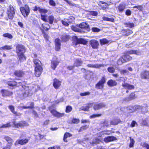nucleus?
Listing matches in <instances>:
<instances>
[{
  "label": "nucleus",
  "instance_id": "nucleus-1",
  "mask_svg": "<svg viewBox=\"0 0 149 149\" xmlns=\"http://www.w3.org/2000/svg\"><path fill=\"white\" fill-rule=\"evenodd\" d=\"M88 42V41L85 39L83 38L78 39L76 37L74 38V40L73 42V45L74 46H77L80 44L86 45Z\"/></svg>",
  "mask_w": 149,
  "mask_h": 149
},
{
  "label": "nucleus",
  "instance_id": "nucleus-2",
  "mask_svg": "<svg viewBox=\"0 0 149 149\" xmlns=\"http://www.w3.org/2000/svg\"><path fill=\"white\" fill-rule=\"evenodd\" d=\"M20 10L22 15L25 17L27 16L30 13L29 7L27 5H25L24 7H21Z\"/></svg>",
  "mask_w": 149,
  "mask_h": 149
},
{
  "label": "nucleus",
  "instance_id": "nucleus-3",
  "mask_svg": "<svg viewBox=\"0 0 149 149\" xmlns=\"http://www.w3.org/2000/svg\"><path fill=\"white\" fill-rule=\"evenodd\" d=\"M13 123L14 127L17 128H22L28 125V124L24 121H21L18 123H17L15 121H14Z\"/></svg>",
  "mask_w": 149,
  "mask_h": 149
},
{
  "label": "nucleus",
  "instance_id": "nucleus-4",
  "mask_svg": "<svg viewBox=\"0 0 149 149\" xmlns=\"http://www.w3.org/2000/svg\"><path fill=\"white\" fill-rule=\"evenodd\" d=\"M106 81L104 77H103L95 85V88L97 89H101L104 86V84Z\"/></svg>",
  "mask_w": 149,
  "mask_h": 149
},
{
  "label": "nucleus",
  "instance_id": "nucleus-5",
  "mask_svg": "<svg viewBox=\"0 0 149 149\" xmlns=\"http://www.w3.org/2000/svg\"><path fill=\"white\" fill-rule=\"evenodd\" d=\"M7 14L9 18L10 19H12L15 14L14 8L12 6H9V8L8 10Z\"/></svg>",
  "mask_w": 149,
  "mask_h": 149
},
{
  "label": "nucleus",
  "instance_id": "nucleus-6",
  "mask_svg": "<svg viewBox=\"0 0 149 149\" xmlns=\"http://www.w3.org/2000/svg\"><path fill=\"white\" fill-rule=\"evenodd\" d=\"M16 51L17 54L24 53L25 52L24 46L20 45H17L16 47Z\"/></svg>",
  "mask_w": 149,
  "mask_h": 149
},
{
  "label": "nucleus",
  "instance_id": "nucleus-7",
  "mask_svg": "<svg viewBox=\"0 0 149 149\" xmlns=\"http://www.w3.org/2000/svg\"><path fill=\"white\" fill-rule=\"evenodd\" d=\"M35 74L36 76L39 77L40 76L42 72V68L41 66H37V67H35Z\"/></svg>",
  "mask_w": 149,
  "mask_h": 149
},
{
  "label": "nucleus",
  "instance_id": "nucleus-8",
  "mask_svg": "<svg viewBox=\"0 0 149 149\" xmlns=\"http://www.w3.org/2000/svg\"><path fill=\"white\" fill-rule=\"evenodd\" d=\"M90 43L92 47L94 49H97L99 45L98 41L95 40H91Z\"/></svg>",
  "mask_w": 149,
  "mask_h": 149
},
{
  "label": "nucleus",
  "instance_id": "nucleus-9",
  "mask_svg": "<svg viewBox=\"0 0 149 149\" xmlns=\"http://www.w3.org/2000/svg\"><path fill=\"white\" fill-rule=\"evenodd\" d=\"M24 74V72L21 70H16L14 72V74L17 77H21Z\"/></svg>",
  "mask_w": 149,
  "mask_h": 149
},
{
  "label": "nucleus",
  "instance_id": "nucleus-10",
  "mask_svg": "<svg viewBox=\"0 0 149 149\" xmlns=\"http://www.w3.org/2000/svg\"><path fill=\"white\" fill-rule=\"evenodd\" d=\"M61 82L57 79H55L54 80L53 85L55 89H58L61 86Z\"/></svg>",
  "mask_w": 149,
  "mask_h": 149
},
{
  "label": "nucleus",
  "instance_id": "nucleus-11",
  "mask_svg": "<svg viewBox=\"0 0 149 149\" xmlns=\"http://www.w3.org/2000/svg\"><path fill=\"white\" fill-rule=\"evenodd\" d=\"M28 140L25 139L24 140L21 139L20 140H17L15 143V146H17L18 144H20L21 145H24L27 143L28 142Z\"/></svg>",
  "mask_w": 149,
  "mask_h": 149
},
{
  "label": "nucleus",
  "instance_id": "nucleus-12",
  "mask_svg": "<svg viewBox=\"0 0 149 149\" xmlns=\"http://www.w3.org/2000/svg\"><path fill=\"white\" fill-rule=\"evenodd\" d=\"M141 77L143 79H149V71H145L142 72Z\"/></svg>",
  "mask_w": 149,
  "mask_h": 149
},
{
  "label": "nucleus",
  "instance_id": "nucleus-13",
  "mask_svg": "<svg viewBox=\"0 0 149 149\" xmlns=\"http://www.w3.org/2000/svg\"><path fill=\"white\" fill-rule=\"evenodd\" d=\"M105 65L106 66V65H105L103 64H95L94 65L88 64L87 65V66L89 67L98 68H99L101 67H104Z\"/></svg>",
  "mask_w": 149,
  "mask_h": 149
},
{
  "label": "nucleus",
  "instance_id": "nucleus-14",
  "mask_svg": "<svg viewBox=\"0 0 149 149\" xmlns=\"http://www.w3.org/2000/svg\"><path fill=\"white\" fill-rule=\"evenodd\" d=\"M116 139V137L113 136H108L105 138L104 140L106 143H108L110 141L115 140Z\"/></svg>",
  "mask_w": 149,
  "mask_h": 149
},
{
  "label": "nucleus",
  "instance_id": "nucleus-15",
  "mask_svg": "<svg viewBox=\"0 0 149 149\" xmlns=\"http://www.w3.org/2000/svg\"><path fill=\"white\" fill-rule=\"evenodd\" d=\"M122 86L125 88L129 90L133 89L134 88L133 86L125 83H124L122 84Z\"/></svg>",
  "mask_w": 149,
  "mask_h": 149
},
{
  "label": "nucleus",
  "instance_id": "nucleus-16",
  "mask_svg": "<svg viewBox=\"0 0 149 149\" xmlns=\"http://www.w3.org/2000/svg\"><path fill=\"white\" fill-rule=\"evenodd\" d=\"M50 26L47 24H43L42 25L41 27L40 28V29L42 31H43L44 30H48Z\"/></svg>",
  "mask_w": 149,
  "mask_h": 149
},
{
  "label": "nucleus",
  "instance_id": "nucleus-17",
  "mask_svg": "<svg viewBox=\"0 0 149 149\" xmlns=\"http://www.w3.org/2000/svg\"><path fill=\"white\" fill-rule=\"evenodd\" d=\"M81 29L87 28L88 27V25L86 23L83 22L76 26Z\"/></svg>",
  "mask_w": 149,
  "mask_h": 149
},
{
  "label": "nucleus",
  "instance_id": "nucleus-18",
  "mask_svg": "<svg viewBox=\"0 0 149 149\" xmlns=\"http://www.w3.org/2000/svg\"><path fill=\"white\" fill-rule=\"evenodd\" d=\"M91 104H89L86 106L83 107H81L79 109V111L82 110L85 111H88V110L89 108L91 107V106H92Z\"/></svg>",
  "mask_w": 149,
  "mask_h": 149
},
{
  "label": "nucleus",
  "instance_id": "nucleus-19",
  "mask_svg": "<svg viewBox=\"0 0 149 149\" xmlns=\"http://www.w3.org/2000/svg\"><path fill=\"white\" fill-rule=\"evenodd\" d=\"M117 83L115 81L112 79L109 80L107 82V84L110 86H113L117 85Z\"/></svg>",
  "mask_w": 149,
  "mask_h": 149
},
{
  "label": "nucleus",
  "instance_id": "nucleus-20",
  "mask_svg": "<svg viewBox=\"0 0 149 149\" xmlns=\"http://www.w3.org/2000/svg\"><path fill=\"white\" fill-rule=\"evenodd\" d=\"M105 105L103 103H100L95 105L94 106V109L95 110H98L102 107H105Z\"/></svg>",
  "mask_w": 149,
  "mask_h": 149
},
{
  "label": "nucleus",
  "instance_id": "nucleus-21",
  "mask_svg": "<svg viewBox=\"0 0 149 149\" xmlns=\"http://www.w3.org/2000/svg\"><path fill=\"white\" fill-rule=\"evenodd\" d=\"M1 92L2 94V95L3 96L11 95L12 94V92L5 90H2Z\"/></svg>",
  "mask_w": 149,
  "mask_h": 149
},
{
  "label": "nucleus",
  "instance_id": "nucleus-22",
  "mask_svg": "<svg viewBox=\"0 0 149 149\" xmlns=\"http://www.w3.org/2000/svg\"><path fill=\"white\" fill-rule=\"evenodd\" d=\"M58 63V62L56 60L52 61L51 62V67L54 70Z\"/></svg>",
  "mask_w": 149,
  "mask_h": 149
},
{
  "label": "nucleus",
  "instance_id": "nucleus-23",
  "mask_svg": "<svg viewBox=\"0 0 149 149\" xmlns=\"http://www.w3.org/2000/svg\"><path fill=\"white\" fill-rule=\"evenodd\" d=\"M82 63V61L81 59H77L74 63V65L75 66H81Z\"/></svg>",
  "mask_w": 149,
  "mask_h": 149
},
{
  "label": "nucleus",
  "instance_id": "nucleus-24",
  "mask_svg": "<svg viewBox=\"0 0 149 149\" xmlns=\"http://www.w3.org/2000/svg\"><path fill=\"white\" fill-rule=\"evenodd\" d=\"M24 53L19 54H17L19 60L20 61L22 62L26 60V57L24 56Z\"/></svg>",
  "mask_w": 149,
  "mask_h": 149
},
{
  "label": "nucleus",
  "instance_id": "nucleus-25",
  "mask_svg": "<svg viewBox=\"0 0 149 149\" xmlns=\"http://www.w3.org/2000/svg\"><path fill=\"white\" fill-rule=\"evenodd\" d=\"M111 132L108 130H104L100 132L98 134V135L99 136H101L102 135L105 134H109Z\"/></svg>",
  "mask_w": 149,
  "mask_h": 149
},
{
  "label": "nucleus",
  "instance_id": "nucleus-26",
  "mask_svg": "<svg viewBox=\"0 0 149 149\" xmlns=\"http://www.w3.org/2000/svg\"><path fill=\"white\" fill-rule=\"evenodd\" d=\"M33 62L35 65V67H37V66H41V63L38 59H34Z\"/></svg>",
  "mask_w": 149,
  "mask_h": 149
},
{
  "label": "nucleus",
  "instance_id": "nucleus-27",
  "mask_svg": "<svg viewBox=\"0 0 149 149\" xmlns=\"http://www.w3.org/2000/svg\"><path fill=\"white\" fill-rule=\"evenodd\" d=\"M98 4L103 9H105L108 7L107 4L104 2H100L98 3Z\"/></svg>",
  "mask_w": 149,
  "mask_h": 149
},
{
  "label": "nucleus",
  "instance_id": "nucleus-28",
  "mask_svg": "<svg viewBox=\"0 0 149 149\" xmlns=\"http://www.w3.org/2000/svg\"><path fill=\"white\" fill-rule=\"evenodd\" d=\"M100 43L101 45L109 43V41L106 39L104 38L100 40Z\"/></svg>",
  "mask_w": 149,
  "mask_h": 149
},
{
  "label": "nucleus",
  "instance_id": "nucleus-29",
  "mask_svg": "<svg viewBox=\"0 0 149 149\" xmlns=\"http://www.w3.org/2000/svg\"><path fill=\"white\" fill-rule=\"evenodd\" d=\"M12 48V45H5L3 47H2L0 48V50L4 49L5 50H10Z\"/></svg>",
  "mask_w": 149,
  "mask_h": 149
},
{
  "label": "nucleus",
  "instance_id": "nucleus-30",
  "mask_svg": "<svg viewBox=\"0 0 149 149\" xmlns=\"http://www.w3.org/2000/svg\"><path fill=\"white\" fill-rule=\"evenodd\" d=\"M123 56V57L124 58L126 62L130 61L132 60V57L129 55H124Z\"/></svg>",
  "mask_w": 149,
  "mask_h": 149
},
{
  "label": "nucleus",
  "instance_id": "nucleus-31",
  "mask_svg": "<svg viewBox=\"0 0 149 149\" xmlns=\"http://www.w3.org/2000/svg\"><path fill=\"white\" fill-rule=\"evenodd\" d=\"M72 136V135L71 134L69 133H65L64 135V138H63V140L65 142H67L68 141L66 140L67 138L68 137H70Z\"/></svg>",
  "mask_w": 149,
  "mask_h": 149
},
{
  "label": "nucleus",
  "instance_id": "nucleus-32",
  "mask_svg": "<svg viewBox=\"0 0 149 149\" xmlns=\"http://www.w3.org/2000/svg\"><path fill=\"white\" fill-rule=\"evenodd\" d=\"M71 28L72 30L75 31H77L80 33L82 32V31L81 30L77 28L76 26H71Z\"/></svg>",
  "mask_w": 149,
  "mask_h": 149
},
{
  "label": "nucleus",
  "instance_id": "nucleus-33",
  "mask_svg": "<svg viewBox=\"0 0 149 149\" xmlns=\"http://www.w3.org/2000/svg\"><path fill=\"white\" fill-rule=\"evenodd\" d=\"M69 38L70 37L69 35L65 34L62 36L61 39L63 41H66L69 40Z\"/></svg>",
  "mask_w": 149,
  "mask_h": 149
},
{
  "label": "nucleus",
  "instance_id": "nucleus-34",
  "mask_svg": "<svg viewBox=\"0 0 149 149\" xmlns=\"http://www.w3.org/2000/svg\"><path fill=\"white\" fill-rule=\"evenodd\" d=\"M7 84L10 86H13L17 85V83L15 81H8L7 83Z\"/></svg>",
  "mask_w": 149,
  "mask_h": 149
},
{
  "label": "nucleus",
  "instance_id": "nucleus-35",
  "mask_svg": "<svg viewBox=\"0 0 149 149\" xmlns=\"http://www.w3.org/2000/svg\"><path fill=\"white\" fill-rule=\"evenodd\" d=\"M48 18L49 23L52 24L53 23L54 20V16L52 15H50L48 17Z\"/></svg>",
  "mask_w": 149,
  "mask_h": 149
},
{
  "label": "nucleus",
  "instance_id": "nucleus-36",
  "mask_svg": "<svg viewBox=\"0 0 149 149\" xmlns=\"http://www.w3.org/2000/svg\"><path fill=\"white\" fill-rule=\"evenodd\" d=\"M103 19L104 20L113 22L114 19L113 18H109L105 17H103Z\"/></svg>",
  "mask_w": 149,
  "mask_h": 149
},
{
  "label": "nucleus",
  "instance_id": "nucleus-37",
  "mask_svg": "<svg viewBox=\"0 0 149 149\" xmlns=\"http://www.w3.org/2000/svg\"><path fill=\"white\" fill-rule=\"evenodd\" d=\"M130 142L129 145V147L130 148L133 147L135 143L134 141L131 137H130Z\"/></svg>",
  "mask_w": 149,
  "mask_h": 149
},
{
  "label": "nucleus",
  "instance_id": "nucleus-38",
  "mask_svg": "<svg viewBox=\"0 0 149 149\" xmlns=\"http://www.w3.org/2000/svg\"><path fill=\"white\" fill-rule=\"evenodd\" d=\"M108 71L111 73H113L114 72L115 69L112 67H109L107 69Z\"/></svg>",
  "mask_w": 149,
  "mask_h": 149
},
{
  "label": "nucleus",
  "instance_id": "nucleus-39",
  "mask_svg": "<svg viewBox=\"0 0 149 149\" xmlns=\"http://www.w3.org/2000/svg\"><path fill=\"white\" fill-rule=\"evenodd\" d=\"M129 53L130 54H134L138 55L140 54V52L137 51L131 50L129 51Z\"/></svg>",
  "mask_w": 149,
  "mask_h": 149
},
{
  "label": "nucleus",
  "instance_id": "nucleus-40",
  "mask_svg": "<svg viewBox=\"0 0 149 149\" xmlns=\"http://www.w3.org/2000/svg\"><path fill=\"white\" fill-rule=\"evenodd\" d=\"M3 36L5 37L8 38H9L11 39L13 37V36L10 33H6L3 35Z\"/></svg>",
  "mask_w": 149,
  "mask_h": 149
},
{
  "label": "nucleus",
  "instance_id": "nucleus-41",
  "mask_svg": "<svg viewBox=\"0 0 149 149\" xmlns=\"http://www.w3.org/2000/svg\"><path fill=\"white\" fill-rule=\"evenodd\" d=\"M125 24L127 25V27L130 28H132L134 26V24L133 23H125Z\"/></svg>",
  "mask_w": 149,
  "mask_h": 149
},
{
  "label": "nucleus",
  "instance_id": "nucleus-42",
  "mask_svg": "<svg viewBox=\"0 0 149 149\" xmlns=\"http://www.w3.org/2000/svg\"><path fill=\"white\" fill-rule=\"evenodd\" d=\"M141 145L143 147H146L147 149H149V145L146 143H141Z\"/></svg>",
  "mask_w": 149,
  "mask_h": 149
},
{
  "label": "nucleus",
  "instance_id": "nucleus-43",
  "mask_svg": "<svg viewBox=\"0 0 149 149\" xmlns=\"http://www.w3.org/2000/svg\"><path fill=\"white\" fill-rule=\"evenodd\" d=\"M56 113V114L54 116H56L57 118H60L61 117H62L64 116V113H60L57 112Z\"/></svg>",
  "mask_w": 149,
  "mask_h": 149
},
{
  "label": "nucleus",
  "instance_id": "nucleus-44",
  "mask_svg": "<svg viewBox=\"0 0 149 149\" xmlns=\"http://www.w3.org/2000/svg\"><path fill=\"white\" fill-rule=\"evenodd\" d=\"M12 145V142H8L7 145V146L3 148V149H10Z\"/></svg>",
  "mask_w": 149,
  "mask_h": 149
},
{
  "label": "nucleus",
  "instance_id": "nucleus-45",
  "mask_svg": "<svg viewBox=\"0 0 149 149\" xmlns=\"http://www.w3.org/2000/svg\"><path fill=\"white\" fill-rule=\"evenodd\" d=\"M48 12L47 10L43 8H40L39 9V12L42 13H45Z\"/></svg>",
  "mask_w": 149,
  "mask_h": 149
},
{
  "label": "nucleus",
  "instance_id": "nucleus-46",
  "mask_svg": "<svg viewBox=\"0 0 149 149\" xmlns=\"http://www.w3.org/2000/svg\"><path fill=\"white\" fill-rule=\"evenodd\" d=\"M47 16L43 15L42 14H41V18L45 22H48V20L46 19Z\"/></svg>",
  "mask_w": 149,
  "mask_h": 149
},
{
  "label": "nucleus",
  "instance_id": "nucleus-47",
  "mask_svg": "<svg viewBox=\"0 0 149 149\" xmlns=\"http://www.w3.org/2000/svg\"><path fill=\"white\" fill-rule=\"evenodd\" d=\"M72 109V107L70 106H68L66 107V112L67 113H69L71 111Z\"/></svg>",
  "mask_w": 149,
  "mask_h": 149
},
{
  "label": "nucleus",
  "instance_id": "nucleus-48",
  "mask_svg": "<svg viewBox=\"0 0 149 149\" xmlns=\"http://www.w3.org/2000/svg\"><path fill=\"white\" fill-rule=\"evenodd\" d=\"M125 8V6L123 5H120L118 6V9L120 11H122Z\"/></svg>",
  "mask_w": 149,
  "mask_h": 149
},
{
  "label": "nucleus",
  "instance_id": "nucleus-49",
  "mask_svg": "<svg viewBox=\"0 0 149 149\" xmlns=\"http://www.w3.org/2000/svg\"><path fill=\"white\" fill-rule=\"evenodd\" d=\"M9 108L10 110V111L13 113H15V111L14 110V106L12 105H10L8 107Z\"/></svg>",
  "mask_w": 149,
  "mask_h": 149
},
{
  "label": "nucleus",
  "instance_id": "nucleus-50",
  "mask_svg": "<svg viewBox=\"0 0 149 149\" xmlns=\"http://www.w3.org/2000/svg\"><path fill=\"white\" fill-rule=\"evenodd\" d=\"M11 126V125L10 124V123H7L6 124H4L1 126V128H6L7 127H8Z\"/></svg>",
  "mask_w": 149,
  "mask_h": 149
},
{
  "label": "nucleus",
  "instance_id": "nucleus-51",
  "mask_svg": "<svg viewBox=\"0 0 149 149\" xmlns=\"http://www.w3.org/2000/svg\"><path fill=\"white\" fill-rule=\"evenodd\" d=\"M135 95L134 93H132L129 95V100H131L135 98Z\"/></svg>",
  "mask_w": 149,
  "mask_h": 149
},
{
  "label": "nucleus",
  "instance_id": "nucleus-52",
  "mask_svg": "<svg viewBox=\"0 0 149 149\" xmlns=\"http://www.w3.org/2000/svg\"><path fill=\"white\" fill-rule=\"evenodd\" d=\"M90 94V93L89 92H86L84 93H81L80 95L81 96H84L86 95H89Z\"/></svg>",
  "mask_w": 149,
  "mask_h": 149
},
{
  "label": "nucleus",
  "instance_id": "nucleus-53",
  "mask_svg": "<svg viewBox=\"0 0 149 149\" xmlns=\"http://www.w3.org/2000/svg\"><path fill=\"white\" fill-rule=\"evenodd\" d=\"M49 4L50 5L53 6H55L56 5V3L53 0H50Z\"/></svg>",
  "mask_w": 149,
  "mask_h": 149
},
{
  "label": "nucleus",
  "instance_id": "nucleus-54",
  "mask_svg": "<svg viewBox=\"0 0 149 149\" xmlns=\"http://www.w3.org/2000/svg\"><path fill=\"white\" fill-rule=\"evenodd\" d=\"M79 120L78 119L74 118L72 120V122L74 123H78L79 122Z\"/></svg>",
  "mask_w": 149,
  "mask_h": 149
},
{
  "label": "nucleus",
  "instance_id": "nucleus-55",
  "mask_svg": "<svg viewBox=\"0 0 149 149\" xmlns=\"http://www.w3.org/2000/svg\"><path fill=\"white\" fill-rule=\"evenodd\" d=\"M34 106V104L33 103H31V106L28 107L23 106V108L24 109H30L33 108Z\"/></svg>",
  "mask_w": 149,
  "mask_h": 149
},
{
  "label": "nucleus",
  "instance_id": "nucleus-56",
  "mask_svg": "<svg viewBox=\"0 0 149 149\" xmlns=\"http://www.w3.org/2000/svg\"><path fill=\"white\" fill-rule=\"evenodd\" d=\"M101 116V114H93L90 116V118H95L97 117H98Z\"/></svg>",
  "mask_w": 149,
  "mask_h": 149
},
{
  "label": "nucleus",
  "instance_id": "nucleus-57",
  "mask_svg": "<svg viewBox=\"0 0 149 149\" xmlns=\"http://www.w3.org/2000/svg\"><path fill=\"white\" fill-rule=\"evenodd\" d=\"M92 30L94 32H98L100 31V30L99 29L96 27L92 28Z\"/></svg>",
  "mask_w": 149,
  "mask_h": 149
},
{
  "label": "nucleus",
  "instance_id": "nucleus-58",
  "mask_svg": "<svg viewBox=\"0 0 149 149\" xmlns=\"http://www.w3.org/2000/svg\"><path fill=\"white\" fill-rule=\"evenodd\" d=\"M88 127V126L85 125L82 126L80 128V130L79 131V132L81 131L82 130H84L87 129Z\"/></svg>",
  "mask_w": 149,
  "mask_h": 149
},
{
  "label": "nucleus",
  "instance_id": "nucleus-59",
  "mask_svg": "<svg viewBox=\"0 0 149 149\" xmlns=\"http://www.w3.org/2000/svg\"><path fill=\"white\" fill-rule=\"evenodd\" d=\"M134 108L136 110H137L138 109H142V107L141 106L138 105H136L134 106Z\"/></svg>",
  "mask_w": 149,
  "mask_h": 149
},
{
  "label": "nucleus",
  "instance_id": "nucleus-60",
  "mask_svg": "<svg viewBox=\"0 0 149 149\" xmlns=\"http://www.w3.org/2000/svg\"><path fill=\"white\" fill-rule=\"evenodd\" d=\"M61 45H55V49L56 51H59L60 49Z\"/></svg>",
  "mask_w": 149,
  "mask_h": 149
},
{
  "label": "nucleus",
  "instance_id": "nucleus-61",
  "mask_svg": "<svg viewBox=\"0 0 149 149\" xmlns=\"http://www.w3.org/2000/svg\"><path fill=\"white\" fill-rule=\"evenodd\" d=\"M5 139L7 141L10 142H12V139L9 137L7 136L5 137Z\"/></svg>",
  "mask_w": 149,
  "mask_h": 149
},
{
  "label": "nucleus",
  "instance_id": "nucleus-62",
  "mask_svg": "<svg viewBox=\"0 0 149 149\" xmlns=\"http://www.w3.org/2000/svg\"><path fill=\"white\" fill-rule=\"evenodd\" d=\"M55 45H61L60 41L59 39L57 38L55 40Z\"/></svg>",
  "mask_w": 149,
  "mask_h": 149
},
{
  "label": "nucleus",
  "instance_id": "nucleus-63",
  "mask_svg": "<svg viewBox=\"0 0 149 149\" xmlns=\"http://www.w3.org/2000/svg\"><path fill=\"white\" fill-rule=\"evenodd\" d=\"M49 110L51 112V113L54 116H55L56 113L57 112L56 110H55L54 109L51 110L50 109H49Z\"/></svg>",
  "mask_w": 149,
  "mask_h": 149
},
{
  "label": "nucleus",
  "instance_id": "nucleus-64",
  "mask_svg": "<svg viewBox=\"0 0 149 149\" xmlns=\"http://www.w3.org/2000/svg\"><path fill=\"white\" fill-rule=\"evenodd\" d=\"M123 63H124L123 62V61L121 60V59L120 58L118 61H117L118 64V65H121Z\"/></svg>",
  "mask_w": 149,
  "mask_h": 149
}]
</instances>
